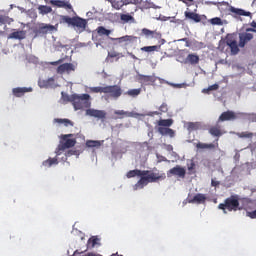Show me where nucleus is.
<instances>
[{
    "mask_svg": "<svg viewBox=\"0 0 256 256\" xmlns=\"http://www.w3.org/2000/svg\"><path fill=\"white\" fill-rule=\"evenodd\" d=\"M166 177L165 173L159 174L149 171L146 175H142L139 181L134 185V189L135 191H137V189H143L145 185H149V183H157V181L166 179Z\"/></svg>",
    "mask_w": 256,
    "mask_h": 256,
    "instance_id": "f257e3e1",
    "label": "nucleus"
},
{
    "mask_svg": "<svg viewBox=\"0 0 256 256\" xmlns=\"http://www.w3.org/2000/svg\"><path fill=\"white\" fill-rule=\"evenodd\" d=\"M218 209H221L223 213L227 211H241L243 207L239 204V195H231L224 200V203L218 205Z\"/></svg>",
    "mask_w": 256,
    "mask_h": 256,
    "instance_id": "f03ea898",
    "label": "nucleus"
},
{
    "mask_svg": "<svg viewBox=\"0 0 256 256\" xmlns=\"http://www.w3.org/2000/svg\"><path fill=\"white\" fill-rule=\"evenodd\" d=\"M91 96L89 94H72L71 101L75 111L89 109L91 107Z\"/></svg>",
    "mask_w": 256,
    "mask_h": 256,
    "instance_id": "7ed1b4c3",
    "label": "nucleus"
},
{
    "mask_svg": "<svg viewBox=\"0 0 256 256\" xmlns=\"http://www.w3.org/2000/svg\"><path fill=\"white\" fill-rule=\"evenodd\" d=\"M60 23L69 25L71 27H77V29H81V31H85L87 28V20L79 17V16H74V17H69L62 15L60 16Z\"/></svg>",
    "mask_w": 256,
    "mask_h": 256,
    "instance_id": "20e7f679",
    "label": "nucleus"
},
{
    "mask_svg": "<svg viewBox=\"0 0 256 256\" xmlns=\"http://www.w3.org/2000/svg\"><path fill=\"white\" fill-rule=\"evenodd\" d=\"M239 36L237 33H230L227 34L224 42L226 43L227 47L230 49L231 55H238L239 52L241 51L239 49Z\"/></svg>",
    "mask_w": 256,
    "mask_h": 256,
    "instance_id": "39448f33",
    "label": "nucleus"
},
{
    "mask_svg": "<svg viewBox=\"0 0 256 256\" xmlns=\"http://www.w3.org/2000/svg\"><path fill=\"white\" fill-rule=\"evenodd\" d=\"M228 15L233 17L234 19H239L240 17H253V14L249 11L243 10L241 8H236L234 6L228 5Z\"/></svg>",
    "mask_w": 256,
    "mask_h": 256,
    "instance_id": "423d86ee",
    "label": "nucleus"
},
{
    "mask_svg": "<svg viewBox=\"0 0 256 256\" xmlns=\"http://www.w3.org/2000/svg\"><path fill=\"white\" fill-rule=\"evenodd\" d=\"M104 93L106 95H110L112 99H119V97L123 95V90L119 85H110V86H105Z\"/></svg>",
    "mask_w": 256,
    "mask_h": 256,
    "instance_id": "0eeeda50",
    "label": "nucleus"
},
{
    "mask_svg": "<svg viewBox=\"0 0 256 256\" xmlns=\"http://www.w3.org/2000/svg\"><path fill=\"white\" fill-rule=\"evenodd\" d=\"M55 31V26L51 24H40L35 30L34 33L36 37L39 35H47V33H53Z\"/></svg>",
    "mask_w": 256,
    "mask_h": 256,
    "instance_id": "6e6552de",
    "label": "nucleus"
},
{
    "mask_svg": "<svg viewBox=\"0 0 256 256\" xmlns=\"http://www.w3.org/2000/svg\"><path fill=\"white\" fill-rule=\"evenodd\" d=\"M185 175H187V171L185 168L181 167L180 165H177L170 169L167 172V177H179L180 179H185Z\"/></svg>",
    "mask_w": 256,
    "mask_h": 256,
    "instance_id": "1a4fd4ad",
    "label": "nucleus"
},
{
    "mask_svg": "<svg viewBox=\"0 0 256 256\" xmlns=\"http://www.w3.org/2000/svg\"><path fill=\"white\" fill-rule=\"evenodd\" d=\"M110 40L116 41L119 44L124 43L125 47H128V45H133L134 43H137V36L126 35L119 38H110Z\"/></svg>",
    "mask_w": 256,
    "mask_h": 256,
    "instance_id": "9d476101",
    "label": "nucleus"
},
{
    "mask_svg": "<svg viewBox=\"0 0 256 256\" xmlns=\"http://www.w3.org/2000/svg\"><path fill=\"white\" fill-rule=\"evenodd\" d=\"M50 5L53 7H58L59 9H65L66 11H74L73 5L69 1L66 0H50Z\"/></svg>",
    "mask_w": 256,
    "mask_h": 256,
    "instance_id": "9b49d317",
    "label": "nucleus"
},
{
    "mask_svg": "<svg viewBox=\"0 0 256 256\" xmlns=\"http://www.w3.org/2000/svg\"><path fill=\"white\" fill-rule=\"evenodd\" d=\"M253 34L249 32H241L238 34V39H239V48L243 49L245 48V45L249 43L250 41H253Z\"/></svg>",
    "mask_w": 256,
    "mask_h": 256,
    "instance_id": "f8f14e48",
    "label": "nucleus"
},
{
    "mask_svg": "<svg viewBox=\"0 0 256 256\" xmlns=\"http://www.w3.org/2000/svg\"><path fill=\"white\" fill-rule=\"evenodd\" d=\"M69 137H73V134H65L62 135V139L63 141H65V143H63L60 147L61 150L63 149H71V147H75L77 140L75 139H71Z\"/></svg>",
    "mask_w": 256,
    "mask_h": 256,
    "instance_id": "ddd939ff",
    "label": "nucleus"
},
{
    "mask_svg": "<svg viewBox=\"0 0 256 256\" xmlns=\"http://www.w3.org/2000/svg\"><path fill=\"white\" fill-rule=\"evenodd\" d=\"M86 115L88 117H95L96 119H105V117H107V112H105V110L89 108L86 110Z\"/></svg>",
    "mask_w": 256,
    "mask_h": 256,
    "instance_id": "4468645a",
    "label": "nucleus"
},
{
    "mask_svg": "<svg viewBox=\"0 0 256 256\" xmlns=\"http://www.w3.org/2000/svg\"><path fill=\"white\" fill-rule=\"evenodd\" d=\"M141 35L146 37V39H161V32H157V30H149L147 28H143L141 30Z\"/></svg>",
    "mask_w": 256,
    "mask_h": 256,
    "instance_id": "2eb2a0df",
    "label": "nucleus"
},
{
    "mask_svg": "<svg viewBox=\"0 0 256 256\" xmlns=\"http://www.w3.org/2000/svg\"><path fill=\"white\" fill-rule=\"evenodd\" d=\"M237 119V114L235 112L228 110L223 112L219 118H218V123H223L225 121H235Z\"/></svg>",
    "mask_w": 256,
    "mask_h": 256,
    "instance_id": "dca6fc26",
    "label": "nucleus"
},
{
    "mask_svg": "<svg viewBox=\"0 0 256 256\" xmlns=\"http://www.w3.org/2000/svg\"><path fill=\"white\" fill-rule=\"evenodd\" d=\"M71 71H75V65L71 63L61 64L56 69V73H58V75H63V73H71Z\"/></svg>",
    "mask_w": 256,
    "mask_h": 256,
    "instance_id": "f3484780",
    "label": "nucleus"
},
{
    "mask_svg": "<svg viewBox=\"0 0 256 256\" xmlns=\"http://www.w3.org/2000/svg\"><path fill=\"white\" fill-rule=\"evenodd\" d=\"M27 37V32L25 30H14L8 35V39H16L18 41H23Z\"/></svg>",
    "mask_w": 256,
    "mask_h": 256,
    "instance_id": "a211bd4d",
    "label": "nucleus"
},
{
    "mask_svg": "<svg viewBox=\"0 0 256 256\" xmlns=\"http://www.w3.org/2000/svg\"><path fill=\"white\" fill-rule=\"evenodd\" d=\"M215 141H216L215 143H210V144L199 142L196 144V149H211V150L219 149V142H218L219 138H217Z\"/></svg>",
    "mask_w": 256,
    "mask_h": 256,
    "instance_id": "6ab92c4d",
    "label": "nucleus"
},
{
    "mask_svg": "<svg viewBox=\"0 0 256 256\" xmlns=\"http://www.w3.org/2000/svg\"><path fill=\"white\" fill-rule=\"evenodd\" d=\"M147 173H149V170L135 169V170L128 171L126 174V177L128 179H133V177H140V179H141L143 177V175H147Z\"/></svg>",
    "mask_w": 256,
    "mask_h": 256,
    "instance_id": "aec40b11",
    "label": "nucleus"
},
{
    "mask_svg": "<svg viewBox=\"0 0 256 256\" xmlns=\"http://www.w3.org/2000/svg\"><path fill=\"white\" fill-rule=\"evenodd\" d=\"M138 81H140V83H144V85H149V83H155V81H157V78L154 75L149 76V75L139 74Z\"/></svg>",
    "mask_w": 256,
    "mask_h": 256,
    "instance_id": "412c9836",
    "label": "nucleus"
},
{
    "mask_svg": "<svg viewBox=\"0 0 256 256\" xmlns=\"http://www.w3.org/2000/svg\"><path fill=\"white\" fill-rule=\"evenodd\" d=\"M207 201V196L205 194L198 193L193 198L189 199V203H197V205H203Z\"/></svg>",
    "mask_w": 256,
    "mask_h": 256,
    "instance_id": "4be33fe9",
    "label": "nucleus"
},
{
    "mask_svg": "<svg viewBox=\"0 0 256 256\" xmlns=\"http://www.w3.org/2000/svg\"><path fill=\"white\" fill-rule=\"evenodd\" d=\"M33 91L32 88H27V87H18V88H13L12 93L14 97H23L25 93H31Z\"/></svg>",
    "mask_w": 256,
    "mask_h": 256,
    "instance_id": "5701e85b",
    "label": "nucleus"
},
{
    "mask_svg": "<svg viewBox=\"0 0 256 256\" xmlns=\"http://www.w3.org/2000/svg\"><path fill=\"white\" fill-rule=\"evenodd\" d=\"M208 133H210V135H212V137H221L224 132L221 129V126H219V124H217L215 126H211L208 129Z\"/></svg>",
    "mask_w": 256,
    "mask_h": 256,
    "instance_id": "b1692460",
    "label": "nucleus"
},
{
    "mask_svg": "<svg viewBox=\"0 0 256 256\" xmlns=\"http://www.w3.org/2000/svg\"><path fill=\"white\" fill-rule=\"evenodd\" d=\"M158 133L163 136H168V137H175V130L169 128V127H158Z\"/></svg>",
    "mask_w": 256,
    "mask_h": 256,
    "instance_id": "393cba45",
    "label": "nucleus"
},
{
    "mask_svg": "<svg viewBox=\"0 0 256 256\" xmlns=\"http://www.w3.org/2000/svg\"><path fill=\"white\" fill-rule=\"evenodd\" d=\"M184 15H185L186 19H190L191 21H194L195 23H201V16L195 12L185 11Z\"/></svg>",
    "mask_w": 256,
    "mask_h": 256,
    "instance_id": "a878e982",
    "label": "nucleus"
},
{
    "mask_svg": "<svg viewBox=\"0 0 256 256\" xmlns=\"http://www.w3.org/2000/svg\"><path fill=\"white\" fill-rule=\"evenodd\" d=\"M235 135L239 137V139H253L256 136V133L245 131V132H236Z\"/></svg>",
    "mask_w": 256,
    "mask_h": 256,
    "instance_id": "bb28decb",
    "label": "nucleus"
},
{
    "mask_svg": "<svg viewBox=\"0 0 256 256\" xmlns=\"http://www.w3.org/2000/svg\"><path fill=\"white\" fill-rule=\"evenodd\" d=\"M185 63H190V65H197L199 63V55L189 54L186 57Z\"/></svg>",
    "mask_w": 256,
    "mask_h": 256,
    "instance_id": "cd10ccee",
    "label": "nucleus"
},
{
    "mask_svg": "<svg viewBox=\"0 0 256 256\" xmlns=\"http://www.w3.org/2000/svg\"><path fill=\"white\" fill-rule=\"evenodd\" d=\"M38 11H39L40 15H49V13L53 12V8H51L50 6H47V5H40L38 7Z\"/></svg>",
    "mask_w": 256,
    "mask_h": 256,
    "instance_id": "c85d7f7f",
    "label": "nucleus"
},
{
    "mask_svg": "<svg viewBox=\"0 0 256 256\" xmlns=\"http://www.w3.org/2000/svg\"><path fill=\"white\" fill-rule=\"evenodd\" d=\"M97 31V34L100 36V37H109L111 35V30L103 27V26H100L96 29Z\"/></svg>",
    "mask_w": 256,
    "mask_h": 256,
    "instance_id": "c756f323",
    "label": "nucleus"
},
{
    "mask_svg": "<svg viewBox=\"0 0 256 256\" xmlns=\"http://www.w3.org/2000/svg\"><path fill=\"white\" fill-rule=\"evenodd\" d=\"M99 241H101V239H99V237L92 236L90 239H88L87 247H91V249H93V247H95V245H99Z\"/></svg>",
    "mask_w": 256,
    "mask_h": 256,
    "instance_id": "7c9ffc66",
    "label": "nucleus"
},
{
    "mask_svg": "<svg viewBox=\"0 0 256 256\" xmlns=\"http://www.w3.org/2000/svg\"><path fill=\"white\" fill-rule=\"evenodd\" d=\"M171 125H173V119H160L158 121V126L159 127H171Z\"/></svg>",
    "mask_w": 256,
    "mask_h": 256,
    "instance_id": "2f4dec72",
    "label": "nucleus"
},
{
    "mask_svg": "<svg viewBox=\"0 0 256 256\" xmlns=\"http://www.w3.org/2000/svg\"><path fill=\"white\" fill-rule=\"evenodd\" d=\"M38 83L40 87L48 88V87H51L53 83H55V79L49 78L48 80H40Z\"/></svg>",
    "mask_w": 256,
    "mask_h": 256,
    "instance_id": "473e14b6",
    "label": "nucleus"
},
{
    "mask_svg": "<svg viewBox=\"0 0 256 256\" xmlns=\"http://www.w3.org/2000/svg\"><path fill=\"white\" fill-rule=\"evenodd\" d=\"M161 48V46H144L141 48V51H145V53H152L153 51H159V49Z\"/></svg>",
    "mask_w": 256,
    "mask_h": 256,
    "instance_id": "72a5a7b5",
    "label": "nucleus"
},
{
    "mask_svg": "<svg viewBox=\"0 0 256 256\" xmlns=\"http://www.w3.org/2000/svg\"><path fill=\"white\" fill-rule=\"evenodd\" d=\"M126 95L129 97H139V95H141V88L130 89L126 92Z\"/></svg>",
    "mask_w": 256,
    "mask_h": 256,
    "instance_id": "f704fd0d",
    "label": "nucleus"
},
{
    "mask_svg": "<svg viewBox=\"0 0 256 256\" xmlns=\"http://www.w3.org/2000/svg\"><path fill=\"white\" fill-rule=\"evenodd\" d=\"M59 160L57 158H49L48 160L43 162L44 167H51L52 165H58Z\"/></svg>",
    "mask_w": 256,
    "mask_h": 256,
    "instance_id": "c9c22d12",
    "label": "nucleus"
},
{
    "mask_svg": "<svg viewBox=\"0 0 256 256\" xmlns=\"http://www.w3.org/2000/svg\"><path fill=\"white\" fill-rule=\"evenodd\" d=\"M6 23H8V25H11V23H13V19L10 18L9 16H5V15L0 14V24L1 25H6Z\"/></svg>",
    "mask_w": 256,
    "mask_h": 256,
    "instance_id": "e433bc0d",
    "label": "nucleus"
},
{
    "mask_svg": "<svg viewBox=\"0 0 256 256\" xmlns=\"http://www.w3.org/2000/svg\"><path fill=\"white\" fill-rule=\"evenodd\" d=\"M56 123H61L63 124L65 127H73V121L65 118V119H56Z\"/></svg>",
    "mask_w": 256,
    "mask_h": 256,
    "instance_id": "4c0bfd02",
    "label": "nucleus"
},
{
    "mask_svg": "<svg viewBox=\"0 0 256 256\" xmlns=\"http://www.w3.org/2000/svg\"><path fill=\"white\" fill-rule=\"evenodd\" d=\"M90 93H105V86H96V87H90L89 88Z\"/></svg>",
    "mask_w": 256,
    "mask_h": 256,
    "instance_id": "58836bf2",
    "label": "nucleus"
},
{
    "mask_svg": "<svg viewBox=\"0 0 256 256\" xmlns=\"http://www.w3.org/2000/svg\"><path fill=\"white\" fill-rule=\"evenodd\" d=\"M188 131H197L199 129V123L197 122H189L187 124Z\"/></svg>",
    "mask_w": 256,
    "mask_h": 256,
    "instance_id": "ea45409f",
    "label": "nucleus"
},
{
    "mask_svg": "<svg viewBox=\"0 0 256 256\" xmlns=\"http://www.w3.org/2000/svg\"><path fill=\"white\" fill-rule=\"evenodd\" d=\"M87 147L93 148V147H101V142L95 141V140H88L86 142Z\"/></svg>",
    "mask_w": 256,
    "mask_h": 256,
    "instance_id": "a19ab883",
    "label": "nucleus"
},
{
    "mask_svg": "<svg viewBox=\"0 0 256 256\" xmlns=\"http://www.w3.org/2000/svg\"><path fill=\"white\" fill-rule=\"evenodd\" d=\"M121 21H124V23H129V21H134L135 18L129 14H122L120 17Z\"/></svg>",
    "mask_w": 256,
    "mask_h": 256,
    "instance_id": "79ce46f5",
    "label": "nucleus"
},
{
    "mask_svg": "<svg viewBox=\"0 0 256 256\" xmlns=\"http://www.w3.org/2000/svg\"><path fill=\"white\" fill-rule=\"evenodd\" d=\"M123 5H125V0H122V1L114 0L112 2V7H114V9H121V7H123Z\"/></svg>",
    "mask_w": 256,
    "mask_h": 256,
    "instance_id": "37998d69",
    "label": "nucleus"
},
{
    "mask_svg": "<svg viewBox=\"0 0 256 256\" xmlns=\"http://www.w3.org/2000/svg\"><path fill=\"white\" fill-rule=\"evenodd\" d=\"M115 115H124L125 117H132L133 112H126L125 110H116Z\"/></svg>",
    "mask_w": 256,
    "mask_h": 256,
    "instance_id": "c03bdc74",
    "label": "nucleus"
},
{
    "mask_svg": "<svg viewBox=\"0 0 256 256\" xmlns=\"http://www.w3.org/2000/svg\"><path fill=\"white\" fill-rule=\"evenodd\" d=\"M250 27H252V28H247L246 29L247 33H256V21L255 20H253L250 23Z\"/></svg>",
    "mask_w": 256,
    "mask_h": 256,
    "instance_id": "a18cd8bd",
    "label": "nucleus"
},
{
    "mask_svg": "<svg viewBox=\"0 0 256 256\" xmlns=\"http://www.w3.org/2000/svg\"><path fill=\"white\" fill-rule=\"evenodd\" d=\"M210 23L212 25H223V20H221L219 17H215L210 20Z\"/></svg>",
    "mask_w": 256,
    "mask_h": 256,
    "instance_id": "49530a36",
    "label": "nucleus"
},
{
    "mask_svg": "<svg viewBox=\"0 0 256 256\" xmlns=\"http://www.w3.org/2000/svg\"><path fill=\"white\" fill-rule=\"evenodd\" d=\"M141 1L143 0H124L125 5H139V3H141Z\"/></svg>",
    "mask_w": 256,
    "mask_h": 256,
    "instance_id": "de8ad7c7",
    "label": "nucleus"
},
{
    "mask_svg": "<svg viewBox=\"0 0 256 256\" xmlns=\"http://www.w3.org/2000/svg\"><path fill=\"white\" fill-rule=\"evenodd\" d=\"M159 111H161V113H167V111H169L167 103H162L161 106L159 107Z\"/></svg>",
    "mask_w": 256,
    "mask_h": 256,
    "instance_id": "09e8293b",
    "label": "nucleus"
},
{
    "mask_svg": "<svg viewBox=\"0 0 256 256\" xmlns=\"http://www.w3.org/2000/svg\"><path fill=\"white\" fill-rule=\"evenodd\" d=\"M217 89H219V84H213V85L209 86L207 90H204V92L205 91H207V92L208 91H217Z\"/></svg>",
    "mask_w": 256,
    "mask_h": 256,
    "instance_id": "8fccbe9b",
    "label": "nucleus"
},
{
    "mask_svg": "<svg viewBox=\"0 0 256 256\" xmlns=\"http://www.w3.org/2000/svg\"><path fill=\"white\" fill-rule=\"evenodd\" d=\"M73 97V95H64L63 92H62V98H63V101H67L69 103H73V100H71V98Z\"/></svg>",
    "mask_w": 256,
    "mask_h": 256,
    "instance_id": "3c124183",
    "label": "nucleus"
},
{
    "mask_svg": "<svg viewBox=\"0 0 256 256\" xmlns=\"http://www.w3.org/2000/svg\"><path fill=\"white\" fill-rule=\"evenodd\" d=\"M248 119L249 121H252V123H256V114L255 113L248 114Z\"/></svg>",
    "mask_w": 256,
    "mask_h": 256,
    "instance_id": "603ef678",
    "label": "nucleus"
},
{
    "mask_svg": "<svg viewBox=\"0 0 256 256\" xmlns=\"http://www.w3.org/2000/svg\"><path fill=\"white\" fill-rule=\"evenodd\" d=\"M247 217H250V219H256V210L247 212Z\"/></svg>",
    "mask_w": 256,
    "mask_h": 256,
    "instance_id": "864d4df0",
    "label": "nucleus"
},
{
    "mask_svg": "<svg viewBox=\"0 0 256 256\" xmlns=\"http://www.w3.org/2000/svg\"><path fill=\"white\" fill-rule=\"evenodd\" d=\"M72 155H77V151L69 150L68 152H66V157H71Z\"/></svg>",
    "mask_w": 256,
    "mask_h": 256,
    "instance_id": "5fc2aeb1",
    "label": "nucleus"
},
{
    "mask_svg": "<svg viewBox=\"0 0 256 256\" xmlns=\"http://www.w3.org/2000/svg\"><path fill=\"white\" fill-rule=\"evenodd\" d=\"M211 185H212V187H219L220 182L217 181V180H215V179H212V180H211Z\"/></svg>",
    "mask_w": 256,
    "mask_h": 256,
    "instance_id": "6e6d98bb",
    "label": "nucleus"
},
{
    "mask_svg": "<svg viewBox=\"0 0 256 256\" xmlns=\"http://www.w3.org/2000/svg\"><path fill=\"white\" fill-rule=\"evenodd\" d=\"M179 1H182V3H185L186 5H193L195 3V0H179Z\"/></svg>",
    "mask_w": 256,
    "mask_h": 256,
    "instance_id": "4d7b16f0",
    "label": "nucleus"
},
{
    "mask_svg": "<svg viewBox=\"0 0 256 256\" xmlns=\"http://www.w3.org/2000/svg\"><path fill=\"white\" fill-rule=\"evenodd\" d=\"M61 63H63V59H59L58 61H54V62H50V65H61Z\"/></svg>",
    "mask_w": 256,
    "mask_h": 256,
    "instance_id": "13d9d810",
    "label": "nucleus"
},
{
    "mask_svg": "<svg viewBox=\"0 0 256 256\" xmlns=\"http://www.w3.org/2000/svg\"><path fill=\"white\" fill-rule=\"evenodd\" d=\"M109 57H111V59H115V57H119V53L112 52V53L109 54Z\"/></svg>",
    "mask_w": 256,
    "mask_h": 256,
    "instance_id": "bf43d9fd",
    "label": "nucleus"
},
{
    "mask_svg": "<svg viewBox=\"0 0 256 256\" xmlns=\"http://www.w3.org/2000/svg\"><path fill=\"white\" fill-rule=\"evenodd\" d=\"M195 169V163H191L190 166L188 167V171H193Z\"/></svg>",
    "mask_w": 256,
    "mask_h": 256,
    "instance_id": "052dcab7",
    "label": "nucleus"
},
{
    "mask_svg": "<svg viewBox=\"0 0 256 256\" xmlns=\"http://www.w3.org/2000/svg\"><path fill=\"white\" fill-rule=\"evenodd\" d=\"M181 41H185L186 47H190L189 40L187 38H183Z\"/></svg>",
    "mask_w": 256,
    "mask_h": 256,
    "instance_id": "680f3d73",
    "label": "nucleus"
},
{
    "mask_svg": "<svg viewBox=\"0 0 256 256\" xmlns=\"http://www.w3.org/2000/svg\"><path fill=\"white\" fill-rule=\"evenodd\" d=\"M130 55V57H132V59H137V57H135V54L133 53H128Z\"/></svg>",
    "mask_w": 256,
    "mask_h": 256,
    "instance_id": "e2e57ef3",
    "label": "nucleus"
},
{
    "mask_svg": "<svg viewBox=\"0 0 256 256\" xmlns=\"http://www.w3.org/2000/svg\"><path fill=\"white\" fill-rule=\"evenodd\" d=\"M154 115H159V112L158 111L154 112Z\"/></svg>",
    "mask_w": 256,
    "mask_h": 256,
    "instance_id": "0e129e2a",
    "label": "nucleus"
},
{
    "mask_svg": "<svg viewBox=\"0 0 256 256\" xmlns=\"http://www.w3.org/2000/svg\"><path fill=\"white\" fill-rule=\"evenodd\" d=\"M3 33H5V32H3V31H0V35H3Z\"/></svg>",
    "mask_w": 256,
    "mask_h": 256,
    "instance_id": "69168bd1",
    "label": "nucleus"
},
{
    "mask_svg": "<svg viewBox=\"0 0 256 256\" xmlns=\"http://www.w3.org/2000/svg\"><path fill=\"white\" fill-rule=\"evenodd\" d=\"M255 146H256V143H255Z\"/></svg>",
    "mask_w": 256,
    "mask_h": 256,
    "instance_id": "338daca9",
    "label": "nucleus"
}]
</instances>
